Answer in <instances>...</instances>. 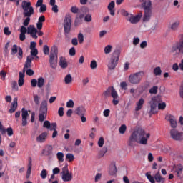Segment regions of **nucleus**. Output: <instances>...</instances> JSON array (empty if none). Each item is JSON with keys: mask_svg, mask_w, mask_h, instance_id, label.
<instances>
[{"mask_svg": "<svg viewBox=\"0 0 183 183\" xmlns=\"http://www.w3.org/2000/svg\"><path fill=\"white\" fill-rule=\"evenodd\" d=\"M67 108H74V102L72 99H69V101L66 103Z\"/></svg>", "mask_w": 183, "mask_h": 183, "instance_id": "52", "label": "nucleus"}, {"mask_svg": "<svg viewBox=\"0 0 183 183\" xmlns=\"http://www.w3.org/2000/svg\"><path fill=\"white\" fill-rule=\"evenodd\" d=\"M112 92H114V97H112L113 98V104L114 105H118L119 101L118 100L119 98V95L115 89V88H114V86H112Z\"/></svg>", "mask_w": 183, "mask_h": 183, "instance_id": "31", "label": "nucleus"}, {"mask_svg": "<svg viewBox=\"0 0 183 183\" xmlns=\"http://www.w3.org/2000/svg\"><path fill=\"white\" fill-rule=\"evenodd\" d=\"M142 17V13H139L137 16L129 17V22L132 23V24H136L137 23H139Z\"/></svg>", "mask_w": 183, "mask_h": 183, "instance_id": "16", "label": "nucleus"}, {"mask_svg": "<svg viewBox=\"0 0 183 183\" xmlns=\"http://www.w3.org/2000/svg\"><path fill=\"white\" fill-rule=\"evenodd\" d=\"M54 150V147H52V145H46L45 147V148L42 150V154L44 155H51V154H52Z\"/></svg>", "mask_w": 183, "mask_h": 183, "instance_id": "20", "label": "nucleus"}, {"mask_svg": "<svg viewBox=\"0 0 183 183\" xmlns=\"http://www.w3.org/2000/svg\"><path fill=\"white\" fill-rule=\"evenodd\" d=\"M73 178L72 172H69V167L68 171H66V174L62 176L63 181H71Z\"/></svg>", "mask_w": 183, "mask_h": 183, "instance_id": "30", "label": "nucleus"}, {"mask_svg": "<svg viewBox=\"0 0 183 183\" xmlns=\"http://www.w3.org/2000/svg\"><path fill=\"white\" fill-rule=\"evenodd\" d=\"M47 137H48V132H41L40 135L36 137V141L37 142H45Z\"/></svg>", "mask_w": 183, "mask_h": 183, "instance_id": "22", "label": "nucleus"}, {"mask_svg": "<svg viewBox=\"0 0 183 183\" xmlns=\"http://www.w3.org/2000/svg\"><path fill=\"white\" fill-rule=\"evenodd\" d=\"M144 102H145V101H144V98H140V99L136 104L135 111H137V112L140 111L142 109V107H143Z\"/></svg>", "mask_w": 183, "mask_h": 183, "instance_id": "29", "label": "nucleus"}, {"mask_svg": "<svg viewBox=\"0 0 183 183\" xmlns=\"http://www.w3.org/2000/svg\"><path fill=\"white\" fill-rule=\"evenodd\" d=\"M158 92V86H153V88H151L149 89V94H156Z\"/></svg>", "mask_w": 183, "mask_h": 183, "instance_id": "47", "label": "nucleus"}, {"mask_svg": "<svg viewBox=\"0 0 183 183\" xmlns=\"http://www.w3.org/2000/svg\"><path fill=\"white\" fill-rule=\"evenodd\" d=\"M111 16H115V1H111L107 7Z\"/></svg>", "mask_w": 183, "mask_h": 183, "instance_id": "26", "label": "nucleus"}, {"mask_svg": "<svg viewBox=\"0 0 183 183\" xmlns=\"http://www.w3.org/2000/svg\"><path fill=\"white\" fill-rule=\"evenodd\" d=\"M71 13H74V14H76L79 11V9L76 7V6H73L71 9Z\"/></svg>", "mask_w": 183, "mask_h": 183, "instance_id": "55", "label": "nucleus"}, {"mask_svg": "<svg viewBox=\"0 0 183 183\" xmlns=\"http://www.w3.org/2000/svg\"><path fill=\"white\" fill-rule=\"evenodd\" d=\"M71 23H72L71 16H66L64 21V31L67 34H69V33H70L71 31Z\"/></svg>", "mask_w": 183, "mask_h": 183, "instance_id": "10", "label": "nucleus"}, {"mask_svg": "<svg viewBox=\"0 0 183 183\" xmlns=\"http://www.w3.org/2000/svg\"><path fill=\"white\" fill-rule=\"evenodd\" d=\"M44 21H46L45 16H40L36 23V28L38 29V30H41V29H43V23Z\"/></svg>", "mask_w": 183, "mask_h": 183, "instance_id": "21", "label": "nucleus"}, {"mask_svg": "<svg viewBox=\"0 0 183 183\" xmlns=\"http://www.w3.org/2000/svg\"><path fill=\"white\" fill-rule=\"evenodd\" d=\"M166 107H167L166 102H162L158 104V109H162V111L165 109Z\"/></svg>", "mask_w": 183, "mask_h": 183, "instance_id": "56", "label": "nucleus"}, {"mask_svg": "<svg viewBox=\"0 0 183 183\" xmlns=\"http://www.w3.org/2000/svg\"><path fill=\"white\" fill-rule=\"evenodd\" d=\"M112 49V46L111 44H108L104 47V53L106 54H109V53H111Z\"/></svg>", "mask_w": 183, "mask_h": 183, "instance_id": "45", "label": "nucleus"}, {"mask_svg": "<svg viewBox=\"0 0 183 183\" xmlns=\"http://www.w3.org/2000/svg\"><path fill=\"white\" fill-rule=\"evenodd\" d=\"M31 86L33 88H36V86H37L38 85V80H36V79H31Z\"/></svg>", "mask_w": 183, "mask_h": 183, "instance_id": "58", "label": "nucleus"}, {"mask_svg": "<svg viewBox=\"0 0 183 183\" xmlns=\"http://www.w3.org/2000/svg\"><path fill=\"white\" fill-rule=\"evenodd\" d=\"M180 24L181 21H179V20H176V21H173V23L170 24V29L173 31H177V30H179Z\"/></svg>", "mask_w": 183, "mask_h": 183, "instance_id": "24", "label": "nucleus"}, {"mask_svg": "<svg viewBox=\"0 0 183 183\" xmlns=\"http://www.w3.org/2000/svg\"><path fill=\"white\" fill-rule=\"evenodd\" d=\"M59 66H61L62 69H66V67H68V63L66 61V57L61 56L59 58Z\"/></svg>", "mask_w": 183, "mask_h": 183, "instance_id": "27", "label": "nucleus"}, {"mask_svg": "<svg viewBox=\"0 0 183 183\" xmlns=\"http://www.w3.org/2000/svg\"><path fill=\"white\" fill-rule=\"evenodd\" d=\"M144 74L145 71L142 70L136 73H132L129 76V82L132 85H139V84H141Z\"/></svg>", "mask_w": 183, "mask_h": 183, "instance_id": "2", "label": "nucleus"}, {"mask_svg": "<svg viewBox=\"0 0 183 183\" xmlns=\"http://www.w3.org/2000/svg\"><path fill=\"white\" fill-rule=\"evenodd\" d=\"M151 134L149 133L146 134L145 129L142 128H138L132 132L127 144L129 147H134L138 143L142 144L143 145H147L148 143V138Z\"/></svg>", "mask_w": 183, "mask_h": 183, "instance_id": "1", "label": "nucleus"}, {"mask_svg": "<svg viewBox=\"0 0 183 183\" xmlns=\"http://www.w3.org/2000/svg\"><path fill=\"white\" fill-rule=\"evenodd\" d=\"M104 138L103 137H101L98 141V145L99 147H104Z\"/></svg>", "mask_w": 183, "mask_h": 183, "instance_id": "60", "label": "nucleus"}, {"mask_svg": "<svg viewBox=\"0 0 183 183\" xmlns=\"http://www.w3.org/2000/svg\"><path fill=\"white\" fill-rule=\"evenodd\" d=\"M47 10V6L46 4H44V3H41V8L39 9V13H45Z\"/></svg>", "mask_w": 183, "mask_h": 183, "instance_id": "50", "label": "nucleus"}, {"mask_svg": "<svg viewBox=\"0 0 183 183\" xmlns=\"http://www.w3.org/2000/svg\"><path fill=\"white\" fill-rule=\"evenodd\" d=\"M174 170L177 173V176L180 178L183 172V165L182 164H177V165H174Z\"/></svg>", "mask_w": 183, "mask_h": 183, "instance_id": "18", "label": "nucleus"}, {"mask_svg": "<svg viewBox=\"0 0 183 183\" xmlns=\"http://www.w3.org/2000/svg\"><path fill=\"white\" fill-rule=\"evenodd\" d=\"M146 177H147L149 181H150L151 183L156 182L155 176H154H154H152L151 172H146Z\"/></svg>", "mask_w": 183, "mask_h": 183, "instance_id": "38", "label": "nucleus"}, {"mask_svg": "<svg viewBox=\"0 0 183 183\" xmlns=\"http://www.w3.org/2000/svg\"><path fill=\"white\" fill-rule=\"evenodd\" d=\"M34 25H30L27 28V34H30L31 37H33V31H34Z\"/></svg>", "mask_w": 183, "mask_h": 183, "instance_id": "41", "label": "nucleus"}, {"mask_svg": "<svg viewBox=\"0 0 183 183\" xmlns=\"http://www.w3.org/2000/svg\"><path fill=\"white\" fill-rule=\"evenodd\" d=\"M86 3H88V0H80V4L84 6L83 7H81V11H83L84 13L85 11H89L88 7L85 6Z\"/></svg>", "mask_w": 183, "mask_h": 183, "instance_id": "35", "label": "nucleus"}, {"mask_svg": "<svg viewBox=\"0 0 183 183\" xmlns=\"http://www.w3.org/2000/svg\"><path fill=\"white\" fill-rule=\"evenodd\" d=\"M152 1L150 0H146L142 3V7L144 10V15L143 16V21H149L152 14Z\"/></svg>", "mask_w": 183, "mask_h": 183, "instance_id": "4", "label": "nucleus"}, {"mask_svg": "<svg viewBox=\"0 0 183 183\" xmlns=\"http://www.w3.org/2000/svg\"><path fill=\"white\" fill-rule=\"evenodd\" d=\"M66 159H68V161L71 162L74 161V159H75V157L74 154H71L70 152H69L66 155Z\"/></svg>", "mask_w": 183, "mask_h": 183, "instance_id": "42", "label": "nucleus"}, {"mask_svg": "<svg viewBox=\"0 0 183 183\" xmlns=\"http://www.w3.org/2000/svg\"><path fill=\"white\" fill-rule=\"evenodd\" d=\"M22 9L24 11V16H33L34 14V9L31 6V1H22L21 4Z\"/></svg>", "mask_w": 183, "mask_h": 183, "instance_id": "6", "label": "nucleus"}, {"mask_svg": "<svg viewBox=\"0 0 183 183\" xmlns=\"http://www.w3.org/2000/svg\"><path fill=\"white\" fill-rule=\"evenodd\" d=\"M66 171H68V164H66L64 167H63L62 171H61L62 175H64V174H66Z\"/></svg>", "mask_w": 183, "mask_h": 183, "instance_id": "64", "label": "nucleus"}, {"mask_svg": "<svg viewBox=\"0 0 183 183\" xmlns=\"http://www.w3.org/2000/svg\"><path fill=\"white\" fill-rule=\"evenodd\" d=\"M117 172V168L116 167V162L113 161L109 165V175H116Z\"/></svg>", "mask_w": 183, "mask_h": 183, "instance_id": "17", "label": "nucleus"}, {"mask_svg": "<svg viewBox=\"0 0 183 183\" xmlns=\"http://www.w3.org/2000/svg\"><path fill=\"white\" fill-rule=\"evenodd\" d=\"M179 96L180 98H183V81L181 83L179 86Z\"/></svg>", "mask_w": 183, "mask_h": 183, "instance_id": "62", "label": "nucleus"}, {"mask_svg": "<svg viewBox=\"0 0 183 183\" xmlns=\"http://www.w3.org/2000/svg\"><path fill=\"white\" fill-rule=\"evenodd\" d=\"M26 74L28 76H33L34 74V71L32 69H31V67H29L28 70H26Z\"/></svg>", "mask_w": 183, "mask_h": 183, "instance_id": "61", "label": "nucleus"}, {"mask_svg": "<svg viewBox=\"0 0 183 183\" xmlns=\"http://www.w3.org/2000/svg\"><path fill=\"white\" fill-rule=\"evenodd\" d=\"M119 131L120 134H125L127 131V125L124 124L123 125H121L120 128H119Z\"/></svg>", "mask_w": 183, "mask_h": 183, "instance_id": "48", "label": "nucleus"}, {"mask_svg": "<svg viewBox=\"0 0 183 183\" xmlns=\"http://www.w3.org/2000/svg\"><path fill=\"white\" fill-rule=\"evenodd\" d=\"M34 57H32L31 56H27L26 61L24 63V71H26V70L27 71L30 67H31L32 60H34Z\"/></svg>", "mask_w": 183, "mask_h": 183, "instance_id": "15", "label": "nucleus"}, {"mask_svg": "<svg viewBox=\"0 0 183 183\" xmlns=\"http://www.w3.org/2000/svg\"><path fill=\"white\" fill-rule=\"evenodd\" d=\"M119 60V53L114 52L113 53L109 63H108V69L110 70H114L118 64V61Z\"/></svg>", "mask_w": 183, "mask_h": 183, "instance_id": "8", "label": "nucleus"}, {"mask_svg": "<svg viewBox=\"0 0 183 183\" xmlns=\"http://www.w3.org/2000/svg\"><path fill=\"white\" fill-rule=\"evenodd\" d=\"M18 59H19V60H21V59H23V49L21 47H18L17 44H14L11 48V54H16L18 52Z\"/></svg>", "mask_w": 183, "mask_h": 183, "instance_id": "12", "label": "nucleus"}, {"mask_svg": "<svg viewBox=\"0 0 183 183\" xmlns=\"http://www.w3.org/2000/svg\"><path fill=\"white\" fill-rule=\"evenodd\" d=\"M84 21H86L87 23H90L92 21V16L90 14H86L84 17Z\"/></svg>", "mask_w": 183, "mask_h": 183, "instance_id": "49", "label": "nucleus"}, {"mask_svg": "<svg viewBox=\"0 0 183 183\" xmlns=\"http://www.w3.org/2000/svg\"><path fill=\"white\" fill-rule=\"evenodd\" d=\"M77 39L80 44L84 43V36L83 33H79V34L77 35Z\"/></svg>", "mask_w": 183, "mask_h": 183, "instance_id": "46", "label": "nucleus"}, {"mask_svg": "<svg viewBox=\"0 0 183 183\" xmlns=\"http://www.w3.org/2000/svg\"><path fill=\"white\" fill-rule=\"evenodd\" d=\"M56 157H57L59 162H64V152H57Z\"/></svg>", "mask_w": 183, "mask_h": 183, "instance_id": "37", "label": "nucleus"}, {"mask_svg": "<svg viewBox=\"0 0 183 183\" xmlns=\"http://www.w3.org/2000/svg\"><path fill=\"white\" fill-rule=\"evenodd\" d=\"M43 51L44 54H49V47L47 44L44 46Z\"/></svg>", "mask_w": 183, "mask_h": 183, "instance_id": "59", "label": "nucleus"}, {"mask_svg": "<svg viewBox=\"0 0 183 183\" xmlns=\"http://www.w3.org/2000/svg\"><path fill=\"white\" fill-rule=\"evenodd\" d=\"M34 101L36 105H39L40 104V98L39 95H34Z\"/></svg>", "mask_w": 183, "mask_h": 183, "instance_id": "54", "label": "nucleus"}, {"mask_svg": "<svg viewBox=\"0 0 183 183\" xmlns=\"http://www.w3.org/2000/svg\"><path fill=\"white\" fill-rule=\"evenodd\" d=\"M48 114V102L46 100L42 101L39 114V120L40 122H43L45 121L46 118H47Z\"/></svg>", "mask_w": 183, "mask_h": 183, "instance_id": "5", "label": "nucleus"}, {"mask_svg": "<svg viewBox=\"0 0 183 183\" xmlns=\"http://www.w3.org/2000/svg\"><path fill=\"white\" fill-rule=\"evenodd\" d=\"M69 54H70V56H75V54H76L75 47H71V49H69Z\"/></svg>", "mask_w": 183, "mask_h": 183, "instance_id": "63", "label": "nucleus"}, {"mask_svg": "<svg viewBox=\"0 0 183 183\" xmlns=\"http://www.w3.org/2000/svg\"><path fill=\"white\" fill-rule=\"evenodd\" d=\"M76 114H77V115H80L81 119L82 115H85V114H86V109H85L84 107H79L76 109Z\"/></svg>", "mask_w": 183, "mask_h": 183, "instance_id": "32", "label": "nucleus"}, {"mask_svg": "<svg viewBox=\"0 0 183 183\" xmlns=\"http://www.w3.org/2000/svg\"><path fill=\"white\" fill-rule=\"evenodd\" d=\"M56 122H52L51 124V128L50 131H54L52 134V138H56V137L58 135V131L56 130Z\"/></svg>", "mask_w": 183, "mask_h": 183, "instance_id": "28", "label": "nucleus"}, {"mask_svg": "<svg viewBox=\"0 0 183 183\" xmlns=\"http://www.w3.org/2000/svg\"><path fill=\"white\" fill-rule=\"evenodd\" d=\"M50 66L52 69H56L58 63V47L52 46L49 54Z\"/></svg>", "mask_w": 183, "mask_h": 183, "instance_id": "3", "label": "nucleus"}, {"mask_svg": "<svg viewBox=\"0 0 183 183\" xmlns=\"http://www.w3.org/2000/svg\"><path fill=\"white\" fill-rule=\"evenodd\" d=\"M170 135L175 141H182L183 139V132H179L177 129H171Z\"/></svg>", "mask_w": 183, "mask_h": 183, "instance_id": "11", "label": "nucleus"}, {"mask_svg": "<svg viewBox=\"0 0 183 183\" xmlns=\"http://www.w3.org/2000/svg\"><path fill=\"white\" fill-rule=\"evenodd\" d=\"M98 64L97 63V60H92L90 63V67L91 69H97Z\"/></svg>", "mask_w": 183, "mask_h": 183, "instance_id": "53", "label": "nucleus"}, {"mask_svg": "<svg viewBox=\"0 0 183 183\" xmlns=\"http://www.w3.org/2000/svg\"><path fill=\"white\" fill-rule=\"evenodd\" d=\"M11 86L12 89H14L15 91H18L19 88H18L16 80H12V81H11Z\"/></svg>", "mask_w": 183, "mask_h": 183, "instance_id": "40", "label": "nucleus"}, {"mask_svg": "<svg viewBox=\"0 0 183 183\" xmlns=\"http://www.w3.org/2000/svg\"><path fill=\"white\" fill-rule=\"evenodd\" d=\"M153 72L155 76H161L162 70L159 66H157V67H154Z\"/></svg>", "mask_w": 183, "mask_h": 183, "instance_id": "36", "label": "nucleus"}, {"mask_svg": "<svg viewBox=\"0 0 183 183\" xmlns=\"http://www.w3.org/2000/svg\"><path fill=\"white\" fill-rule=\"evenodd\" d=\"M17 107H18V99L14 98L12 104H11V108L9 112L10 114H13L14 112H15V111H16Z\"/></svg>", "mask_w": 183, "mask_h": 183, "instance_id": "19", "label": "nucleus"}, {"mask_svg": "<svg viewBox=\"0 0 183 183\" xmlns=\"http://www.w3.org/2000/svg\"><path fill=\"white\" fill-rule=\"evenodd\" d=\"M104 96L106 98H109V97H114V92L113 91V86H109V88L104 92Z\"/></svg>", "mask_w": 183, "mask_h": 183, "instance_id": "23", "label": "nucleus"}, {"mask_svg": "<svg viewBox=\"0 0 183 183\" xmlns=\"http://www.w3.org/2000/svg\"><path fill=\"white\" fill-rule=\"evenodd\" d=\"M44 85H45V79H44V77H39L37 80L38 88H43Z\"/></svg>", "mask_w": 183, "mask_h": 183, "instance_id": "33", "label": "nucleus"}, {"mask_svg": "<svg viewBox=\"0 0 183 183\" xmlns=\"http://www.w3.org/2000/svg\"><path fill=\"white\" fill-rule=\"evenodd\" d=\"M48 175V171L46 169H44L41 171L40 177L43 178V179H45Z\"/></svg>", "mask_w": 183, "mask_h": 183, "instance_id": "43", "label": "nucleus"}, {"mask_svg": "<svg viewBox=\"0 0 183 183\" xmlns=\"http://www.w3.org/2000/svg\"><path fill=\"white\" fill-rule=\"evenodd\" d=\"M154 179L155 181L158 183H164L166 181V179H164V177H162L160 171H157V172H156V174L154 175Z\"/></svg>", "mask_w": 183, "mask_h": 183, "instance_id": "25", "label": "nucleus"}, {"mask_svg": "<svg viewBox=\"0 0 183 183\" xmlns=\"http://www.w3.org/2000/svg\"><path fill=\"white\" fill-rule=\"evenodd\" d=\"M172 53L183 54V34H182L179 41L174 43L171 48Z\"/></svg>", "mask_w": 183, "mask_h": 183, "instance_id": "7", "label": "nucleus"}, {"mask_svg": "<svg viewBox=\"0 0 183 183\" xmlns=\"http://www.w3.org/2000/svg\"><path fill=\"white\" fill-rule=\"evenodd\" d=\"M39 53L38 49H36V46L34 47V49L32 51H31V57H34V56H37Z\"/></svg>", "mask_w": 183, "mask_h": 183, "instance_id": "57", "label": "nucleus"}, {"mask_svg": "<svg viewBox=\"0 0 183 183\" xmlns=\"http://www.w3.org/2000/svg\"><path fill=\"white\" fill-rule=\"evenodd\" d=\"M43 127L44 128H47L51 130V124L49 121H44V124H43Z\"/></svg>", "mask_w": 183, "mask_h": 183, "instance_id": "51", "label": "nucleus"}, {"mask_svg": "<svg viewBox=\"0 0 183 183\" xmlns=\"http://www.w3.org/2000/svg\"><path fill=\"white\" fill-rule=\"evenodd\" d=\"M150 111H149V114L150 115H154L157 113V108L159 104L158 98L154 97L152 98L150 102Z\"/></svg>", "mask_w": 183, "mask_h": 183, "instance_id": "9", "label": "nucleus"}, {"mask_svg": "<svg viewBox=\"0 0 183 183\" xmlns=\"http://www.w3.org/2000/svg\"><path fill=\"white\" fill-rule=\"evenodd\" d=\"M73 78L71 74H66L64 77V82L66 85H69V84H72Z\"/></svg>", "mask_w": 183, "mask_h": 183, "instance_id": "34", "label": "nucleus"}, {"mask_svg": "<svg viewBox=\"0 0 183 183\" xmlns=\"http://www.w3.org/2000/svg\"><path fill=\"white\" fill-rule=\"evenodd\" d=\"M24 17H26V19L24 20L23 24L25 27H26L27 26H29L31 21V16H24Z\"/></svg>", "mask_w": 183, "mask_h": 183, "instance_id": "44", "label": "nucleus"}, {"mask_svg": "<svg viewBox=\"0 0 183 183\" xmlns=\"http://www.w3.org/2000/svg\"><path fill=\"white\" fill-rule=\"evenodd\" d=\"M166 119H167V121L170 122L171 127L172 128H173V129H175V128H177V121L174 115H166Z\"/></svg>", "mask_w": 183, "mask_h": 183, "instance_id": "13", "label": "nucleus"}, {"mask_svg": "<svg viewBox=\"0 0 183 183\" xmlns=\"http://www.w3.org/2000/svg\"><path fill=\"white\" fill-rule=\"evenodd\" d=\"M107 151H108V148L107 147H104L102 149H101V151H99V155H98L99 158H102V157H104V155H105Z\"/></svg>", "mask_w": 183, "mask_h": 183, "instance_id": "39", "label": "nucleus"}, {"mask_svg": "<svg viewBox=\"0 0 183 183\" xmlns=\"http://www.w3.org/2000/svg\"><path fill=\"white\" fill-rule=\"evenodd\" d=\"M21 115H22V125L23 127H26L27 125V118L29 117V112L25 108L21 109Z\"/></svg>", "mask_w": 183, "mask_h": 183, "instance_id": "14", "label": "nucleus"}]
</instances>
